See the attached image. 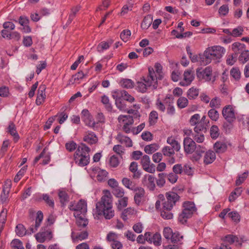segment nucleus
Returning <instances> with one entry per match:
<instances>
[{"mask_svg":"<svg viewBox=\"0 0 249 249\" xmlns=\"http://www.w3.org/2000/svg\"><path fill=\"white\" fill-rule=\"evenodd\" d=\"M184 151L187 154H191L196 148L195 142L190 138L186 137L183 141Z\"/></svg>","mask_w":249,"mask_h":249,"instance_id":"nucleus-13","label":"nucleus"},{"mask_svg":"<svg viewBox=\"0 0 249 249\" xmlns=\"http://www.w3.org/2000/svg\"><path fill=\"white\" fill-rule=\"evenodd\" d=\"M113 194L116 197L122 198L124 197V191L123 188L118 187L114 189Z\"/></svg>","mask_w":249,"mask_h":249,"instance_id":"nucleus-59","label":"nucleus"},{"mask_svg":"<svg viewBox=\"0 0 249 249\" xmlns=\"http://www.w3.org/2000/svg\"><path fill=\"white\" fill-rule=\"evenodd\" d=\"M156 146L155 144L147 145L144 147V151L148 154H151L157 150Z\"/></svg>","mask_w":249,"mask_h":249,"instance_id":"nucleus-61","label":"nucleus"},{"mask_svg":"<svg viewBox=\"0 0 249 249\" xmlns=\"http://www.w3.org/2000/svg\"><path fill=\"white\" fill-rule=\"evenodd\" d=\"M175 150L170 146H166L162 149L161 152L164 156L172 157L175 154Z\"/></svg>","mask_w":249,"mask_h":249,"instance_id":"nucleus-40","label":"nucleus"},{"mask_svg":"<svg viewBox=\"0 0 249 249\" xmlns=\"http://www.w3.org/2000/svg\"><path fill=\"white\" fill-rule=\"evenodd\" d=\"M221 101L218 97H215L211 100L210 102V107L212 108H219L221 106Z\"/></svg>","mask_w":249,"mask_h":249,"instance_id":"nucleus-55","label":"nucleus"},{"mask_svg":"<svg viewBox=\"0 0 249 249\" xmlns=\"http://www.w3.org/2000/svg\"><path fill=\"white\" fill-rule=\"evenodd\" d=\"M7 132L14 137V141L15 142L18 140L19 137L16 130V128L14 124L11 122L8 127Z\"/></svg>","mask_w":249,"mask_h":249,"instance_id":"nucleus-28","label":"nucleus"},{"mask_svg":"<svg viewBox=\"0 0 249 249\" xmlns=\"http://www.w3.org/2000/svg\"><path fill=\"white\" fill-rule=\"evenodd\" d=\"M36 217L35 222V226L32 225L30 229L26 231L24 226L21 224H18L16 228V232L17 235L19 236H23L26 234H32V233L35 232L38 228L40 226V223L42 221L43 218V213L41 211H38L36 214Z\"/></svg>","mask_w":249,"mask_h":249,"instance_id":"nucleus-5","label":"nucleus"},{"mask_svg":"<svg viewBox=\"0 0 249 249\" xmlns=\"http://www.w3.org/2000/svg\"><path fill=\"white\" fill-rule=\"evenodd\" d=\"M242 192V188L241 187L236 188L234 191L232 192L229 197V200L230 202L234 201L236 197L239 196Z\"/></svg>","mask_w":249,"mask_h":249,"instance_id":"nucleus-43","label":"nucleus"},{"mask_svg":"<svg viewBox=\"0 0 249 249\" xmlns=\"http://www.w3.org/2000/svg\"><path fill=\"white\" fill-rule=\"evenodd\" d=\"M165 197L166 199L162 203V208L166 210H171L180 197L177 193L173 192H167Z\"/></svg>","mask_w":249,"mask_h":249,"instance_id":"nucleus-6","label":"nucleus"},{"mask_svg":"<svg viewBox=\"0 0 249 249\" xmlns=\"http://www.w3.org/2000/svg\"><path fill=\"white\" fill-rule=\"evenodd\" d=\"M12 249H24L22 242L18 239H14L11 243Z\"/></svg>","mask_w":249,"mask_h":249,"instance_id":"nucleus-56","label":"nucleus"},{"mask_svg":"<svg viewBox=\"0 0 249 249\" xmlns=\"http://www.w3.org/2000/svg\"><path fill=\"white\" fill-rule=\"evenodd\" d=\"M84 215L81 214L75 217L77 218L76 223L79 227H85L88 224L87 219L84 217Z\"/></svg>","mask_w":249,"mask_h":249,"instance_id":"nucleus-46","label":"nucleus"},{"mask_svg":"<svg viewBox=\"0 0 249 249\" xmlns=\"http://www.w3.org/2000/svg\"><path fill=\"white\" fill-rule=\"evenodd\" d=\"M152 17L150 15L145 16L141 24V27L143 29H148L152 23Z\"/></svg>","mask_w":249,"mask_h":249,"instance_id":"nucleus-37","label":"nucleus"},{"mask_svg":"<svg viewBox=\"0 0 249 249\" xmlns=\"http://www.w3.org/2000/svg\"><path fill=\"white\" fill-rule=\"evenodd\" d=\"M248 171H246L238 177L235 181L236 186H239L244 181L248 176Z\"/></svg>","mask_w":249,"mask_h":249,"instance_id":"nucleus-60","label":"nucleus"},{"mask_svg":"<svg viewBox=\"0 0 249 249\" xmlns=\"http://www.w3.org/2000/svg\"><path fill=\"white\" fill-rule=\"evenodd\" d=\"M171 210H166L162 208L160 215L164 219H170L173 217V214L170 212Z\"/></svg>","mask_w":249,"mask_h":249,"instance_id":"nucleus-64","label":"nucleus"},{"mask_svg":"<svg viewBox=\"0 0 249 249\" xmlns=\"http://www.w3.org/2000/svg\"><path fill=\"white\" fill-rule=\"evenodd\" d=\"M225 51V49L220 46L208 47L203 53V65H206L212 60L219 62Z\"/></svg>","mask_w":249,"mask_h":249,"instance_id":"nucleus-2","label":"nucleus"},{"mask_svg":"<svg viewBox=\"0 0 249 249\" xmlns=\"http://www.w3.org/2000/svg\"><path fill=\"white\" fill-rule=\"evenodd\" d=\"M155 178L151 175L146 174L142 179V183L147 186L150 191H154L155 187Z\"/></svg>","mask_w":249,"mask_h":249,"instance_id":"nucleus-14","label":"nucleus"},{"mask_svg":"<svg viewBox=\"0 0 249 249\" xmlns=\"http://www.w3.org/2000/svg\"><path fill=\"white\" fill-rule=\"evenodd\" d=\"M231 75L235 80L238 81L241 77V72L238 68H232L230 71Z\"/></svg>","mask_w":249,"mask_h":249,"instance_id":"nucleus-45","label":"nucleus"},{"mask_svg":"<svg viewBox=\"0 0 249 249\" xmlns=\"http://www.w3.org/2000/svg\"><path fill=\"white\" fill-rule=\"evenodd\" d=\"M129 171L133 173L132 177L134 179H138L140 178L141 173L138 171V164L135 161L130 163L129 167Z\"/></svg>","mask_w":249,"mask_h":249,"instance_id":"nucleus-25","label":"nucleus"},{"mask_svg":"<svg viewBox=\"0 0 249 249\" xmlns=\"http://www.w3.org/2000/svg\"><path fill=\"white\" fill-rule=\"evenodd\" d=\"M131 35L130 31L129 30H123L120 34V37L124 42H126Z\"/></svg>","mask_w":249,"mask_h":249,"instance_id":"nucleus-62","label":"nucleus"},{"mask_svg":"<svg viewBox=\"0 0 249 249\" xmlns=\"http://www.w3.org/2000/svg\"><path fill=\"white\" fill-rule=\"evenodd\" d=\"M167 142L176 151L178 152L180 149V145L179 142L176 141L175 138L171 136L169 137L167 139Z\"/></svg>","mask_w":249,"mask_h":249,"instance_id":"nucleus-31","label":"nucleus"},{"mask_svg":"<svg viewBox=\"0 0 249 249\" xmlns=\"http://www.w3.org/2000/svg\"><path fill=\"white\" fill-rule=\"evenodd\" d=\"M133 191L135 192L134 199L135 203L137 205H140L144 198L145 195V191L144 189L141 187H138Z\"/></svg>","mask_w":249,"mask_h":249,"instance_id":"nucleus-16","label":"nucleus"},{"mask_svg":"<svg viewBox=\"0 0 249 249\" xmlns=\"http://www.w3.org/2000/svg\"><path fill=\"white\" fill-rule=\"evenodd\" d=\"M194 79V73L191 70L185 71L183 74V79L180 82V85L187 86L189 85Z\"/></svg>","mask_w":249,"mask_h":249,"instance_id":"nucleus-15","label":"nucleus"},{"mask_svg":"<svg viewBox=\"0 0 249 249\" xmlns=\"http://www.w3.org/2000/svg\"><path fill=\"white\" fill-rule=\"evenodd\" d=\"M46 88L45 85H41L39 86L38 92L37 96L36 99V104L37 105H40L45 101L46 98L45 89Z\"/></svg>","mask_w":249,"mask_h":249,"instance_id":"nucleus-18","label":"nucleus"},{"mask_svg":"<svg viewBox=\"0 0 249 249\" xmlns=\"http://www.w3.org/2000/svg\"><path fill=\"white\" fill-rule=\"evenodd\" d=\"M214 148L217 153H223L227 150V146L224 142H217L214 145Z\"/></svg>","mask_w":249,"mask_h":249,"instance_id":"nucleus-36","label":"nucleus"},{"mask_svg":"<svg viewBox=\"0 0 249 249\" xmlns=\"http://www.w3.org/2000/svg\"><path fill=\"white\" fill-rule=\"evenodd\" d=\"M231 49L234 54L237 55L238 54H241L246 50V46L245 44L240 42H234L232 44Z\"/></svg>","mask_w":249,"mask_h":249,"instance_id":"nucleus-26","label":"nucleus"},{"mask_svg":"<svg viewBox=\"0 0 249 249\" xmlns=\"http://www.w3.org/2000/svg\"><path fill=\"white\" fill-rule=\"evenodd\" d=\"M166 174L163 173L158 174V178L156 180L157 185L160 187H163L165 183Z\"/></svg>","mask_w":249,"mask_h":249,"instance_id":"nucleus-44","label":"nucleus"},{"mask_svg":"<svg viewBox=\"0 0 249 249\" xmlns=\"http://www.w3.org/2000/svg\"><path fill=\"white\" fill-rule=\"evenodd\" d=\"M222 114L224 119L230 123H232L236 119L235 110L231 105L224 107L222 109Z\"/></svg>","mask_w":249,"mask_h":249,"instance_id":"nucleus-9","label":"nucleus"},{"mask_svg":"<svg viewBox=\"0 0 249 249\" xmlns=\"http://www.w3.org/2000/svg\"><path fill=\"white\" fill-rule=\"evenodd\" d=\"M70 209L74 211L73 214L75 217L84 215L87 212V204L85 200H80L76 206H71Z\"/></svg>","mask_w":249,"mask_h":249,"instance_id":"nucleus-11","label":"nucleus"},{"mask_svg":"<svg viewBox=\"0 0 249 249\" xmlns=\"http://www.w3.org/2000/svg\"><path fill=\"white\" fill-rule=\"evenodd\" d=\"M90 148L84 143H81L74 155V160L79 166H84L89 163Z\"/></svg>","mask_w":249,"mask_h":249,"instance_id":"nucleus-4","label":"nucleus"},{"mask_svg":"<svg viewBox=\"0 0 249 249\" xmlns=\"http://www.w3.org/2000/svg\"><path fill=\"white\" fill-rule=\"evenodd\" d=\"M209 117L213 121H216L219 118V113L214 108L210 109L208 113Z\"/></svg>","mask_w":249,"mask_h":249,"instance_id":"nucleus-58","label":"nucleus"},{"mask_svg":"<svg viewBox=\"0 0 249 249\" xmlns=\"http://www.w3.org/2000/svg\"><path fill=\"white\" fill-rule=\"evenodd\" d=\"M121 86L124 88L131 89L134 87L133 81L128 79H124L121 82Z\"/></svg>","mask_w":249,"mask_h":249,"instance_id":"nucleus-57","label":"nucleus"},{"mask_svg":"<svg viewBox=\"0 0 249 249\" xmlns=\"http://www.w3.org/2000/svg\"><path fill=\"white\" fill-rule=\"evenodd\" d=\"M118 119L120 123L122 122L126 125H131L134 123L133 117L130 115H120Z\"/></svg>","mask_w":249,"mask_h":249,"instance_id":"nucleus-30","label":"nucleus"},{"mask_svg":"<svg viewBox=\"0 0 249 249\" xmlns=\"http://www.w3.org/2000/svg\"><path fill=\"white\" fill-rule=\"evenodd\" d=\"M35 237L37 242L44 243L47 240L51 239L52 238V231L49 230L40 231L36 234Z\"/></svg>","mask_w":249,"mask_h":249,"instance_id":"nucleus-17","label":"nucleus"},{"mask_svg":"<svg viewBox=\"0 0 249 249\" xmlns=\"http://www.w3.org/2000/svg\"><path fill=\"white\" fill-rule=\"evenodd\" d=\"M188 104V99L184 97H179L177 101V105L179 108H183Z\"/></svg>","mask_w":249,"mask_h":249,"instance_id":"nucleus-52","label":"nucleus"},{"mask_svg":"<svg viewBox=\"0 0 249 249\" xmlns=\"http://www.w3.org/2000/svg\"><path fill=\"white\" fill-rule=\"evenodd\" d=\"M239 239L237 236H234L233 235H228L225 237L224 239V244H231L234 242H238Z\"/></svg>","mask_w":249,"mask_h":249,"instance_id":"nucleus-48","label":"nucleus"},{"mask_svg":"<svg viewBox=\"0 0 249 249\" xmlns=\"http://www.w3.org/2000/svg\"><path fill=\"white\" fill-rule=\"evenodd\" d=\"M122 183L125 187L132 191L139 187L136 186L134 182L127 178H124L122 179Z\"/></svg>","mask_w":249,"mask_h":249,"instance_id":"nucleus-34","label":"nucleus"},{"mask_svg":"<svg viewBox=\"0 0 249 249\" xmlns=\"http://www.w3.org/2000/svg\"><path fill=\"white\" fill-rule=\"evenodd\" d=\"M42 198L47 205L52 209L54 208V203L53 198L51 197L47 194H43L42 196Z\"/></svg>","mask_w":249,"mask_h":249,"instance_id":"nucleus-50","label":"nucleus"},{"mask_svg":"<svg viewBox=\"0 0 249 249\" xmlns=\"http://www.w3.org/2000/svg\"><path fill=\"white\" fill-rule=\"evenodd\" d=\"M116 96L123 98L124 100L127 101L130 103H132L135 101V98L130 95L126 91L124 90H117L114 93Z\"/></svg>","mask_w":249,"mask_h":249,"instance_id":"nucleus-20","label":"nucleus"},{"mask_svg":"<svg viewBox=\"0 0 249 249\" xmlns=\"http://www.w3.org/2000/svg\"><path fill=\"white\" fill-rule=\"evenodd\" d=\"M128 197L124 196L123 197L120 198L118 202L116 203L117 205V208L119 210H122L124 208L126 207L128 202Z\"/></svg>","mask_w":249,"mask_h":249,"instance_id":"nucleus-47","label":"nucleus"},{"mask_svg":"<svg viewBox=\"0 0 249 249\" xmlns=\"http://www.w3.org/2000/svg\"><path fill=\"white\" fill-rule=\"evenodd\" d=\"M80 8H81L80 6L77 5V6L73 7L71 9V13L70 14L69 19L68 20V22L69 23H70L71 22V21L73 20V19L75 18L76 14L80 10Z\"/></svg>","mask_w":249,"mask_h":249,"instance_id":"nucleus-41","label":"nucleus"},{"mask_svg":"<svg viewBox=\"0 0 249 249\" xmlns=\"http://www.w3.org/2000/svg\"><path fill=\"white\" fill-rule=\"evenodd\" d=\"M158 119V114L157 111H152L149 116V123L150 125H154Z\"/></svg>","mask_w":249,"mask_h":249,"instance_id":"nucleus-42","label":"nucleus"},{"mask_svg":"<svg viewBox=\"0 0 249 249\" xmlns=\"http://www.w3.org/2000/svg\"><path fill=\"white\" fill-rule=\"evenodd\" d=\"M186 50L188 54L189 55V57L191 59V61L193 63H195L196 62H200L202 65H203V54H199V55H193L190 51L189 47L186 48Z\"/></svg>","mask_w":249,"mask_h":249,"instance_id":"nucleus-32","label":"nucleus"},{"mask_svg":"<svg viewBox=\"0 0 249 249\" xmlns=\"http://www.w3.org/2000/svg\"><path fill=\"white\" fill-rule=\"evenodd\" d=\"M83 141L89 144H93L97 142L98 138L94 132L88 131L85 133Z\"/></svg>","mask_w":249,"mask_h":249,"instance_id":"nucleus-19","label":"nucleus"},{"mask_svg":"<svg viewBox=\"0 0 249 249\" xmlns=\"http://www.w3.org/2000/svg\"><path fill=\"white\" fill-rule=\"evenodd\" d=\"M1 35L3 38L7 37L8 39H14L18 41L20 38V35L17 32H11L7 30H2Z\"/></svg>","mask_w":249,"mask_h":249,"instance_id":"nucleus-21","label":"nucleus"},{"mask_svg":"<svg viewBox=\"0 0 249 249\" xmlns=\"http://www.w3.org/2000/svg\"><path fill=\"white\" fill-rule=\"evenodd\" d=\"M239 61L244 64L249 60V51L245 50L239 56Z\"/></svg>","mask_w":249,"mask_h":249,"instance_id":"nucleus-49","label":"nucleus"},{"mask_svg":"<svg viewBox=\"0 0 249 249\" xmlns=\"http://www.w3.org/2000/svg\"><path fill=\"white\" fill-rule=\"evenodd\" d=\"M81 118L86 125L91 128L95 127V122L88 110L84 109L82 111Z\"/></svg>","mask_w":249,"mask_h":249,"instance_id":"nucleus-12","label":"nucleus"},{"mask_svg":"<svg viewBox=\"0 0 249 249\" xmlns=\"http://www.w3.org/2000/svg\"><path fill=\"white\" fill-rule=\"evenodd\" d=\"M100 201L96 204L97 212L99 215H103L106 219H110L114 215L112 209V197L109 191H104Z\"/></svg>","mask_w":249,"mask_h":249,"instance_id":"nucleus-1","label":"nucleus"},{"mask_svg":"<svg viewBox=\"0 0 249 249\" xmlns=\"http://www.w3.org/2000/svg\"><path fill=\"white\" fill-rule=\"evenodd\" d=\"M210 135L213 139H215L219 136V130L216 125H213L211 127Z\"/></svg>","mask_w":249,"mask_h":249,"instance_id":"nucleus-54","label":"nucleus"},{"mask_svg":"<svg viewBox=\"0 0 249 249\" xmlns=\"http://www.w3.org/2000/svg\"><path fill=\"white\" fill-rule=\"evenodd\" d=\"M112 43L113 41L112 40L107 42L102 41L98 45L97 47V51L99 53H101L103 52L104 50L108 49Z\"/></svg>","mask_w":249,"mask_h":249,"instance_id":"nucleus-35","label":"nucleus"},{"mask_svg":"<svg viewBox=\"0 0 249 249\" xmlns=\"http://www.w3.org/2000/svg\"><path fill=\"white\" fill-rule=\"evenodd\" d=\"M58 196L60 202L63 205H65L69 201V196L65 191H60L58 193Z\"/></svg>","mask_w":249,"mask_h":249,"instance_id":"nucleus-38","label":"nucleus"},{"mask_svg":"<svg viewBox=\"0 0 249 249\" xmlns=\"http://www.w3.org/2000/svg\"><path fill=\"white\" fill-rule=\"evenodd\" d=\"M71 236L73 242H75L78 241H82L87 238L88 233L87 231H83L75 234L74 232H72Z\"/></svg>","mask_w":249,"mask_h":249,"instance_id":"nucleus-29","label":"nucleus"},{"mask_svg":"<svg viewBox=\"0 0 249 249\" xmlns=\"http://www.w3.org/2000/svg\"><path fill=\"white\" fill-rule=\"evenodd\" d=\"M102 103L105 105L106 108L108 110L110 111L112 109V107L111 104L109 103V100L108 97L106 95H104L102 97Z\"/></svg>","mask_w":249,"mask_h":249,"instance_id":"nucleus-63","label":"nucleus"},{"mask_svg":"<svg viewBox=\"0 0 249 249\" xmlns=\"http://www.w3.org/2000/svg\"><path fill=\"white\" fill-rule=\"evenodd\" d=\"M215 154L213 151L209 150L205 152L203 157V163L208 165L212 163L215 159Z\"/></svg>","mask_w":249,"mask_h":249,"instance_id":"nucleus-23","label":"nucleus"},{"mask_svg":"<svg viewBox=\"0 0 249 249\" xmlns=\"http://www.w3.org/2000/svg\"><path fill=\"white\" fill-rule=\"evenodd\" d=\"M141 164L142 169L149 173H154L156 171V166L151 163L150 159L148 155L143 156L141 160Z\"/></svg>","mask_w":249,"mask_h":249,"instance_id":"nucleus-10","label":"nucleus"},{"mask_svg":"<svg viewBox=\"0 0 249 249\" xmlns=\"http://www.w3.org/2000/svg\"><path fill=\"white\" fill-rule=\"evenodd\" d=\"M150 241L153 242L155 246H160L161 243V237L160 234L159 233H156L151 238Z\"/></svg>","mask_w":249,"mask_h":249,"instance_id":"nucleus-53","label":"nucleus"},{"mask_svg":"<svg viewBox=\"0 0 249 249\" xmlns=\"http://www.w3.org/2000/svg\"><path fill=\"white\" fill-rule=\"evenodd\" d=\"M116 139L120 143L125 144L126 147H131L132 146L131 140L129 137L124 136L121 133L118 134Z\"/></svg>","mask_w":249,"mask_h":249,"instance_id":"nucleus-24","label":"nucleus"},{"mask_svg":"<svg viewBox=\"0 0 249 249\" xmlns=\"http://www.w3.org/2000/svg\"><path fill=\"white\" fill-rule=\"evenodd\" d=\"M142 80L143 81H139L137 83V88L139 91L144 93L148 87L151 88L153 89L157 88L158 78L152 68L148 69V75L146 77H143Z\"/></svg>","mask_w":249,"mask_h":249,"instance_id":"nucleus-3","label":"nucleus"},{"mask_svg":"<svg viewBox=\"0 0 249 249\" xmlns=\"http://www.w3.org/2000/svg\"><path fill=\"white\" fill-rule=\"evenodd\" d=\"M196 76L199 79L204 80L205 81L215 80L212 68L210 67H207L204 69H198L196 71Z\"/></svg>","mask_w":249,"mask_h":249,"instance_id":"nucleus-7","label":"nucleus"},{"mask_svg":"<svg viewBox=\"0 0 249 249\" xmlns=\"http://www.w3.org/2000/svg\"><path fill=\"white\" fill-rule=\"evenodd\" d=\"M194 212L192 210H187V209L183 208L181 213L178 216V219L179 221L182 224L185 223L186 222L187 219L192 216Z\"/></svg>","mask_w":249,"mask_h":249,"instance_id":"nucleus-22","label":"nucleus"},{"mask_svg":"<svg viewBox=\"0 0 249 249\" xmlns=\"http://www.w3.org/2000/svg\"><path fill=\"white\" fill-rule=\"evenodd\" d=\"M113 98L115 100V104L120 110L125 111L127 110L126 106L123 101V100L119 97H117L116 95H112Z\"/></svg>","mask_w":249,"mask_h":249,"instance_id":"nucleus-33","label":"nucleus"},{"mask_svg":"<svg viewBox=\"0 0 249 249\" xmlns=\"http://www.w3.org/2000/svg\"><path fill=\"white\" fill-rule=\"evenodd\" d=\"M198 90L196 89L192 88L187 92V97L189 99H195L198 95Z\"/></svg>","mask_w":249,"mask_h":249,"instance_id":"nucleus-51","label":"nucleus"},{"mask_svg":"<svg viewBox=\"0 0 249 249\" xmlns=\"http://www.w3.org/2000/svg\"><path fill=\"white\" fill-rule=\"evenodd\" d=\"M183 236L180 235L178 232H174L171 237V241L173 244L164 246V249H179L183 239Z\"/></svg>","mask_w":249,"mask_h":249,"instance_id":"nucleus-8","label":"nucleus"},{"mask_svg":"<svg viewBox=\"0 0 249 249\" xmlns=\"http://www.w3.org/2000/svg\"><path fill=\"white\" fill-rule=\"evenodd\" d=\"M205 153V149L204 147L198 146L196 148V151L192 156V160L196 161H198L201 158L204 156Z\"/></svg>","mask_w":249,"mask_h":249,"instance_id":"nucleus-27","label":"nucleus"},{"mask_svg":"<svg viewBox=\"0 0 249 249\" xmlns=\"http://www.w3.org/2000/svg\"><path fill=\"white\" fill-rule=\"evenodd\" d=\"M135 213V211L134 208L129 207L125 209L122 213V218L124 220H126L129 216L134 214Z\"/></svg>","mask_w":249,"mask_h":249,"instance_id":"nucleus-39","label":"nucleus"}]
</instances>
